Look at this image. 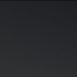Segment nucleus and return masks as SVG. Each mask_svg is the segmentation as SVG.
Returning <instances> with one entry per match:
<instances>
[{
  "instance_id": "obj_1",
  "label": "nucleus",
  "mask_w": 77,
  "mask_h": 77,
  "mask_svg": "<svg viewBox=\"0 0 77 77\" xmlns=\"http://www.w3.org/2000/svg\"><path fill=\"white\" fill-rule=\"evenodd\" d=\"M24 8V4L23 3V8Z\"/></svg>"
},
{
  "instance_id": "obj_2",
  "label": "nucleus",
  "mask_w": 77,
  "mask_h": 77,
  "mask_svg": "<svg viewBox=\"0 0 77 77\" xmlns=\"http://www.w3.org/2000/svg\"><path fill=\"white\" fill-rule=\"evenodd\" d=\"M23 2H24V0H23Z\"/></svg>"
},
{
  "instance_id": "obj_3",
  "label": "nucleus",
  "mask_w": 77,
  "mask_h": 77,
  "mask_svg": "<svg viewBox=\"0 0 77 77\" xmlns=\"http://www.w3.org/2000/svg\"><path fill=\"white\" fill-rule=\"evenodd\" d=\"M11 0H9L10 2H11Z\"/></svg>"
}]
</instances>
